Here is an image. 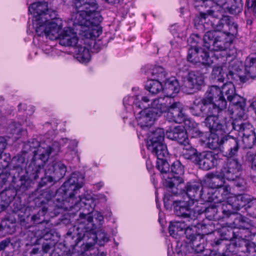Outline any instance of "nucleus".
<instances>
[{
  "label": "nucleus",
  "instance_id": "obj_53",
  "mask_svg": "<svg viewBox=\"0 0 256 256\" xmlns=\"http://www.w3.org/2000/svg\"><path fill=\"white\" fill-rule=\"evenodd\" d=\"M190 48H202L204 47V36L202 37L198 34H192L188 40Z\"/></svg>",
  "mask_w": 256,
  "mask_h": 256
},
{
  "label": "nucleus",
  "instance_id": "obj_26",
  "mask_svg": "<svg viewBox=\"0 0 256 256\" xmlns=\"http://www.w3.org/2000/svg\"><path fill=\"white\" fill-rule=\"evenodd\" d=\"M251 196L246 194H234L228 198V202L234 210H239L246 206Z\"/></svg>",
  "mask_w": 256,
  "mask_h": 256
},
{
  "label": "nucleus",
  "instance_id": "obj_14",
  "mask_svg": "<svg viewBox=\"0 0 256 256\" xmlns=\"http://www.w3.org/2000/svg\"><path fill=\"white\" fill-rule=\"evenodd\" d=\"M185 235L192 248V252H202L206 245L204 234L197 233L196 228L188 226L185 230Z\"/></svg>",
  "mask_w": 256,
  "mask_h": 256
},
{
  "label": "nucleus",
  "instance_id": "obj_25",
  "mask_svg": "<svg viewBox=\"0 0 256 256\" xmlns=\"http://www.w3.org/2000/svg\"><path fill=\"white\" fill-rule=\"evenodd\" d=\"M62 24L61 20L56 18V15L54 19H50L47 24L46 38L54 40L58 39L61 35Z\"/></svg>",
  "mask_w": 256,
  "mask_h": 256
},
{
  "label": "nucleus",
  "instance_id": "obj_48",
  "mask_svg": "<svg viewBox=\"0 0 256 256\" xmlns=\"http://www.w3.org/2000/svg\"><path fill=\"white\" fill-rule=\"evenodd\" d=\"M100 22L98 24L90 23V26H86L88 30H85L86 32V36L88 38L92 40L96 39L102 33V28L100 26Z\"/></svg>",
  "mask_w": 256,
  "mask_h": 256
},
{
  "label": "nucleus",
  "instance_id": "obj_29",
  "mask_svg": "<svg viewBox=\"0 0 256 256\" xmlns=\"http://www.w3.org/2000/svg\"><path fill=\"white\" fill-rule=\"evenodd\" d=\"M196 218L202 214H204L206 218L210 220H216L220 218L219 214L218 207L216 204H210L208 206H198Z\"/></svg>",
  "mask_w": 256,
  "mask_h": 256
},
{
  "label": "nucleus",
  "instance_id": "obj_55",
  "mask_svg": "<svg viewBox=\"0 0 256 256\" xmlns=\"http://www.w3.org/2000/svg\"><path fill=\"white\" fill-rule=\"evenodd\" d=\"M228 16H224L223 18L214 20L209 18L208 21L210 22V24L212 28L214 29L213 30L226 31V25L228 20Z\"/></svg>",
  "mask_w": 256,
  "mask_h": 256
},
{
  "label": "nucleus",
  "instance_id": "obj_63",
  "mask_svg": "<svg viewBox=\"0 0 256 256\" xmlns=\"http://www.w3.org/2000/svg\"><path fill=\"white\" fill-rule=\"evenodd\" d=\"M184 173V166L179 160L174 162L170 166L169 174L182 176Z\"/></svg>",
  "mask_w": 256,
  "mask_h": 256
},
{
  "label": "nucleus",
  "instance_id": "obj_52",
  "mask_svg": "<svg viewBox=\"0 0 256 256\" xmlns=\"http://www.w3.org/2000/svg\"><path fill=\"white\" fill-rule=\"evenodd\" d=\"M234 223L240 229L248 230L252 226L251 220L242 215L236 218Z\"/></svg>",
  "mask_w": 256,
  "mask_h": 256
},
{
  "label": "nucleus",
  "instance_id": "obj_5",
  "mask_svg": "<svg viewBox=\"0 0 256 256\" xmlns=\"http://www.w3.org/2000/svg\"><path fill=\"white\" fill-rule=\"evenodd\" d=\"M93 218L91 213L80 212L76 220L78 226L76 231L74 228L72 230L70 229L66 234V240L71 242L72 246H76L82 239H86L94 230Z\"/></svg>",
  "mask_w": 256,
  "mask_h": 256
},
{
  "label": "nucleus",
  "instance_id": "obj_40",
  "mask_svg": "<svg viewBox=\"0 0 256 256\" xmlns=\"http://www.w3.org/2000/svg\"><path fill=\"white\" fill-rule=\"evenodd\" d=\"M17 194H18V192L14 185L13 186H9L0 193V200L8 206Z\"/></svg>",
  "mask_w": 256,
  "mask_h": 256
},
{
  "label": "nucleus",
  "instance_id": "obj_56",
  "mask_svg": "<svg viewBox=\"0 0 256 256\" xmlns=\"http://www.w3.org/2000/svg\"><path fill=\"white\" fill-rule=\"evenodd\" d=\"M58 233L54 230L46 228L42 231V236L39 240L40 242H46L49 240L58 241Z\"/></svg>",
  "mask_w": 256,
  "mask_h": 256
},
{
  "label": "nucleus",
  "instance_id": "obj_12",
  "mask_svg": "<svg viewBox=\"0 0 256 256\" xmlns=\"http://www.w3.org/2000/svg\"><path fill=\"white\" fill-rule=\"evenodd\" d=\"M29 158L30 159L28 152L23 151L22 154H18L13 157L10 164V174L12 175L14 178H17L18 174H23L24 172L30 174L26 170V168L30 162Z\"/></svg>",
  "mask_w": 256,
  "mask_h": 256
},
{
  "label": "nucleus",
  "instance_id": "obj_21",
  "mask_svg": "<svg viewBox=\"0 0 256 256\" xmlns=\"http://www.w3.org/2000/svg\"><path fill=\"white\" fill-rule=\"evenodd\" d=\"M44 172V170L43 172H41L38 176ZM39 177L36 179H34L30 176V174H27L26 176L24 174H18V176L17 178L12 177V182L14 183V186L16 188L18 192V194L20 195L24 193L26 194V192L32 188L34 182L32 179L36 180Z\"/></svg>",
  "mask_w": 256,
  "mask_h": 256
},
{
  "label": "nucleus",
  "instance_id": "obj_31",
  "mask_svg": "<svg viewBox=\"0 0 256 256\" xmlns=\"http://www.w3.org/2000/svg\"><path fill=\"white\" fill-rule=\"evenodd\" d=\"M232 129L242 136L254 131L252 124L242 118H235L232 123Z\"/></svg>",
  "mask_w": 256,
  "mask_h": 256
},
{
  "label": "nucleus",
  "instance_id": "obj_27",
  "mask_svg": "<svg viewBox=\"0 0 256 256\" xmlns=\"http://www.w3.org/2000/svg\"><path fill=\"white\" fill-rule=\"evenodd\" d=\"M246 74L240 77L242 81L256 78V52L251 54L246 60Z\"/></svg>",
  "mask_w": 256,
  "mask_h": 256
},
{
  "label": "nucleus",
  "instance_id": "obj_30",
  "mask_svg": "<svg viewBox=\"0 0 256 256\" xmlns=\"http://www.w3.org/2000/svg\"><path fill=\"white\" fill-rule=\"evenodd\" d=\"M242 68V62L235 59L232 60L230 62L228 66V73L226 74L229 80H236L238 78H239L241 82L244 83L248 82V80L246 82H243L242 80L240 77L244 76L246 74V70L244 75L238 76V72L241 70ZM250 80H252L250 78Z\"/></svg>",
  "mask_w": 256,
  "mask_h": 256
},
{
  "label": "nucleus",
  "instance_id": "obj_10",
  "mask_svg": "<svg viewBox=\"0 0 256 256\" xmlns=\"http://www.w3.org/2000/svg\"><path fill=\"white\" fill-rule=\"evenodd\" d=\"M225 33L216 30H208L204 34V48L212 51L222 50L227 43Z\"/></svg>",
  "mask_w": 256,
  "mask_h": 256
},
{
  "label": "nucleus",
  "instance_id": "obj_3",
  "mask_svg": "<svg viewBox=\"0 0 256 256\" xmlns=\"http://www.w3.org/2000/svg\"><path fill=\"white\" fill-rule=\"evenodd\" d=\"M183 156L200 169L209 170L216 168L219 164L220 158L218 153L207 150L199 152L192 146L184 149Z\"/></svg>",
  "mask_w": 256,
  "mask_h": 256
},
{
  "label": "nucleus",
  "instance_id": "obj_36",
  "mask_svg": "<svg viewBox=\"0 0 256 256\" xmlns=\"http://www.w3.org/2000/svg\"><path fill=\"white\" fill-rule=\"evenodd\" d=\"M180 87L178 80L173 78L166 82L163 90H164L167 96L174 98L180 92Z\"/></svg>",
  "mask_w": 256,
  "mask_h": 256
},
{
  "label": "nucleus",
  "instance_id": "obj_4",
  "mask_svg": "<svg viewBox=\"0 0 256 256\" xmlns=\"http://www.w3.org/2000/svg\"><path fill=\"white\" fill-rule=\"evenodd\" d=\"M195 106L198 109L225 110L227 107V102L220 88L212 86L208 88L204 97L196 99L190 107Z\"/></svg>",
  "mask_w": 256,
  "mask_h": 256
},
{
  "label": "nucleus",
  "instance_id": "obj_45",
  "mask_svg": "<svg viewBox=\"0 0 256 256\" xmlns=\"http://www.w3.org/2000/svg\"><path fill=\"white\" fill-rule=\"evenodd\" d=\"M236 110H240V116L243 117L246 106L245 100L238 94H236L228 100Z\"/></svg>",
  "mask_w": 256,
  "mask_h": 256
},
{
  "label": "nucleus",
  "instance_id": "obj_15",
  "mask_svg": "<svg viewBox=\"0 0 256 256\" xmlns=\"http://www.w3.org/2000/svg\"><path fill=\"white\" fill-rule=\"evenodd\" d=\"M242 167L238 158H228L220 170V174L228 180H236Z\"/></svg>",
  "mask_w": 256,
  "mask_h": 256
},
{
  "label": "nucleus",
  "instance_id": "obj_32",
  "mask_svg": "<svg viewBox=\"0 0 256 256\" xmlns=\"http://www.w3.org/2000/svg\"><path fill=\"white\" fill-rule=\"evenodd\" d=\"M164 130L163 128H158L150 132L148 136L147 148L148 150H153L156 144L164 142Z\"/></svg>",
  "mask_w": 256,
  "mask_h": 256
},
{
  "label": "nucleus",
  "instance_id": "obj_1",
  "mask_svg": "<svg viewBox=\"0 0 256 256\" xmlns=\"http://www.w3.org/2000/svg\"><path fill=\"white\" fill-rule=\"evenodd\" d=\"M24 152H28L30 158L26 170L30 176L36 179L41 172H43L44 168L50 156H56L60 150L58 142H55L51 146L44 148L40 146V142L36 139H32L24 145Z\"/></svg>",
  "mask_w": 256,
  "mask_h": 256
},
{
  "label": "nucleus",
  "instance_id": "obj_62",
  "mask_svg": "<svg viewBox=\"0 0 256 256\" xmlns=\"http://www.w3.org/2000/svg\"><path fill=\"white\" fill-rule=\"evenodd\" d=\"M48 211V208L43 207L36 214L32 215L31 217L34 226L42 224L44 221V215Z\"/></svg>",
  "mask_w": 256,
  "mask_h": 256
},
{
  "label": "nucleus",
  "instance_id": "obj_58",
  "mask_svg": "<svg viewBox=\"0 0 256 256\" xmlns=\"http://www.w3.org/2000/svg\"><path fill=\"white\" fill-rule=\"evenodd\" d=\"M244 148H252L256 144V136L254 131L242 136Z\"/></svg>",
  "mask_w": 256,
  "mask_h": 256
},
{
  "label": "nucleus",
  "instance_id": "obj_59",
  "mask_svg": "<svg viewBox=\"0 0 256 256\" xmlns=\"http://www.w3.org/2000/svg\"><path fill=\"white\" fill-rule=\"evenodd\" d=\"M150 72L153 78V80L164 81L166 78V73L164 69L160 66H155Z\"/></svg>",
  "mask_w": 256,
  "mask_h": 256
},
{
  "label": "nucleus",
  "instance_id": "obj_51",
  "mask_svg": "<svg viewBox=\"0 0 256 256\" xmlns=\"http://www.w3.org/2000/svg\"><path fill=\"white\" fill-rule=\"evenodd\" d=\"M153 150H148L152 153L157 157L158 159H162L166 158L168 155V152L167 149L166 145L164 142L158 144L154 146Z\"/></svg>",
  "mask_w": 256,
  "mask_h": 256
},
{
  "label": "nucleus",
  "instance_id": "obj_42",
  "mask_svg": "<svg viewBox=\"0 0 256 256\" xmlns=\"http://www.w3.org/2000/svg\"><path fill=\"white\" fill-rule=\"evenodd\" d=\"M206 176L208 178V182L209 186L211 188L214 190V188H218L225 184L224 177L220 175H216L213 173H208L206 174Z\"/></svg>",
  "mask_w": 256,
  "mask_h": 256
},
{
  "label": "nucleus",
  "instance_id": "obj_8",
  "mask_svg": "<svg viewBox=\"0 0 256 256\" xmlns=\"http://www.w3.org/2000/svg\"><path fill=\"white\" fill-rule=\"evenodd\" d=\"M164 180V186L166 192L164 198V202L166 206L170 204V200H172V197L178 196L182 192V188L184 186V179L182 176L168 174L163 176Z\"/></svg>",
  "mask_w": 256,
  "mask_h": 256
},
{
  "label": "nucleus",
  "instance_id": "obj_57",
  "mask_svg": "<svg viewBox=\"0 0 256 256\" xmlns=\"http://www.w3.org/2000/svg\"><path fill=\"white\" fill-rule=\"evenodd\" d=\"M150 99L148 96H144L141 98L140 100H139L138 96H136V98L134 102L133 108L134 113L136 114L137 112V110H142L145 108H148L147 106H150L148 102Z\"/></svg>",
  "mask_w": 256,
  "mask_h": 256
},
{
  "label": "nucleus",
  "instance_id": "obj_64",
  "mask_svg": "<svg viewBox=\"0 0 256 256\" xmlns=\"http://www.w3.org/2000/svg\"><path fill=\"white\" fill-rule=\"evenodd\" d=\"M238 24L232 22L229 16L228 18V20L226 21V31H224V33L227 35L234 36L238 33Z\"/></svg>",
  "mask_w": 256,
  "mask_h": 256
},
{
  "label": "nucleus",
  "instance_id": "obj_37",
  "mask_svg": "<svg viewBox=\"0 0 256 256\" xmlns=\"http://www.w3.org/2000/svg\"><path fill=\"white\" fill-rule=\"evenodd\" d=\"M246 8L244 14L246 18V25L251 26L256 18V0H246Z\"/></svg>",
  "mask_w": 256,
  "mask_h": 256
},
{
  "label": "nucleus",
  "instance_id": "obj_49",
  "mask_svg": "<svg viewBox=\"0 0 256 256\" xmlns=\"http://www.w3.org/2000/svg\"><path fill=\"white\" fill-rule=\"evenodd\" d=\"M75 52L77 59L82 62H88L90 59V54L88 48L80 45L75 46Z\"/></svg>",
  "mask_w": 256,
  "mask_h": 256
},
{
  "label": "nucleus",
  "instance_id": "obj_6",
  "mask_svg": "<svg viewBox=\"0 0 256 256\" xmlns=\"http://www.w3.org/2000/svg\"><path fill=\"white\" fill-rule=\"evenodd\" d=\"M190 113L194 116L204 118V124L210 132H216L224 130V125L219 119V114L224 110L198 109V108L189 107Z\"/></svg>",
  "mask_w": 256,
  "mask_h": 256
},
{
  "label": "nucleus",
  "instance_id": "obj_61",
  "mask_svg": "<svg viewBox=\"0 0 256 256\" xmlns=\"http://www.w3.org/2000/svg\"><path fill=\"white\" fill-rule=\"evenodd\" d=\"M222 95L224 94L226 96L228 100H230L231 98L236 94L235 86L232 82L224 84L222 86Z\"/></svg>",
  "mask_w": 256,
  "mask_h": 256
},
{
  "label": "nucleus",
  "instance_id": "obj_33",
  "mask_svg": "<svg viewBox=\"0 0 256 256\" xmlns=\"http://www.w3.org/2000/svg\"><path fill=\"white\" fill-rule=\"evenodd\" d=\"M50 174H52L55 181H58L64 177L66 172V166L61 162H54L48 170Z\"/></svg>",
  "mask_w": 256,
  "mask_h": 256
},
{
  "label": "nucleus",
  "instance_id": "obj_60",
  "mask_svg": "<svg viewBox=\"0 0 256 256\" xmlns=\"http://www.w3.org/2000/svg\"><path fill=\"white\" fill-rule=\"evenodd\" d=\"M170 164L166 160V158L158 159L156 168L163 176H168L170 172Z\"/></svg>",
  "mask_w": 256,
  "mask_h": 256
},
{
  "label": "nucleus",
  "instance_id": "obj_19",
  "mask_svg": "<svg viewBox=\"0 0 256 256\" xmlns=\"http://www.w3.org/2000/svg\"><path fill=\"white\" fill-rule=\"evenodd\" d=\"M166 134L168 138L176 141L179 144L185 146L183 153L184 152V149L188 146H190L187 145L189 143V140L186 130L182 126H178L174 128H170L166 130Z\"/></svg>",
  "mask_w": 256,
  "mask_h": 256
},
{
  "label": "nucleus",
  "instance_id": "obj_34",
  "mask_svg": "<svg viewBox=\"0 0 256 256\" xmlns=\"http://www.w3.org/2000/svg\"><path fill=\"white\" fill-rule=\"evenodd\" d=\"M15 223L10 216L5 217L0 224V236L4 237L14 232Z\"/></svg>",
  "mask_w": 256,
  "mask_h": 256
},
{
  "label": "nucleus",
  "instance_id": "obj_35",
  "mask_svg": "<svg viewBox=\"0 0 256 256\" xmlns=\"http://www.w3.org/2000/svg\"><path fill=\"white\" fill-rule=\"evenodd\" d=\"M71 20L74 26H90V23H94V20H91V18H88L80 10H76V12L73 13L71 16Z\"/></svg>",
  "mask_w": 256,
  "mask_h": 256
},
{
  "label": "nucleus",
  "instance_id": "obj_7",
  "mask_svg": "<svg viewBox=\"0 0 256 256\" xmlns=\"http://www.w3.org/2000/svg\"><path fill=\"white\" fill-rule=\"evenodd\" d=\"M170 204L167 203L164 206H172L174 213L176 216L189 220L196 218L197 212L199 210L198 209V206L192 208L194 204L192 200L185 198L175 200L172 197V200H170Z\"/></svg>",
  "mask_w": 256,
  "mask_h": 256
},
{
  "label": "nucleus",
  "instance_id": "obj_18",
  "mask_svg": "<svg viewBox=\"0 0 256 256\" xmlns=\"http://www.w3.org/2000/svg\"><path fill=\"white\" fill-rule=\"evenodd\" d=\"M222 148L225 151L226 156L228 158H233L237 155L240 148V140L228 134L223 136L222 140Z\"/></svg>",
  "mask_w": 256,
  "mask_h": 256
},
{
  "label": "nucleus",
  "instance_id": "obj_23",
  "mask_svg": "<svg viewBox=\"0 0 256 256\" xmlns=\"http://www.w3.org/2000/svg\"><path fill=\"white\" fill-rule=\"evenodd\" d=\"M202 186V184L199 182H188L184 184L182 188V192L180 194H186L187 198H186L192 200L194 203L195 201L200 200Z\"/></svg>",
  "mask_w": 256,
  "mask_h": 256
},
{
  "label": "nucleus",
  "instance_id": "obj_28",
  "mask_svg": "<svg viewBox=\"0 0 256 256\" xmlns=\"http://www.w3.org/2000/svg\"><path fill=\"white\" fill-rule=\"evenodd\" d=\"M236 246L237 252L246 254L247 256H256V244L254 242L244 240H238Z\"/></svg>",
  "mask_w": 256,
  "mask_h": 256
},
{
  "label": "nucleus",
  "instance_id": "obj_20",
  "mask_svg": "<svg viewBox=\"0 0 256 256\" xmlns=\"http://www.w3.org/2000/svg\"><path fill=\"white\" fill-rule=\"evenodd\" d=\"M165 112L166 118L170 122L181 124L186 119V116L182 112V105L180 102H170Z\"/></svg>",
  "mask_w": 256,
  "mask_h": 256
},
{
  "label": "nucleus",
  "instance_id": "obj_47",
  "mask_svg": "<svg viewBox=\"0 0 256 256\" xmlns=\"http://www.w3.org/2000/svg\"><path fill=\"white\" fill-rule=\"evenodd\" d=\"M94 206V201L92 199H88L85 198H80V201L75 202L74 206L80 208L82 212L90 213Z\"/></svg>",
  "mask_w": 256,
  "mask_h": 256
},
{
  "label": "nucleus",
  "instance_id": "obj_38",
  "mask_svg": "<svg viewBox=\"0 0 256 256\" xmlns=\"http://www.w3.org/2000/svg\"><path fill=\"white\" fill-rule=\"evenodd\" d=\"M168 104L165 102V99L162 98H160L154 99L150 104L151 106L148 108L154 112L158 117L160 116L162 114L165 112L167 110Z\"/></svg>",
  "mask_w": 256,
  "mask_h": 256
},
{
  "label": "nucleus",
  "instance_id": "obj_41",
  "mask_svg": "<svg viewBox=\"0 0 256 256\" xmlns=\"http://www.w3.org/2000/svg\"><path fill=\"white\" fill-rule=\"evenodd\" d=\"M185 224L179 222H170L168 230L170 236L177 239L180 238L184 232L185 234Z\"/></svg>",
  "mask_w": 256,
  "mask_h": 256
},
{
  "label": "nucleus",
  "instance_id": "obj_46",
  "mask_svg": "<svg viewBox=\"0 0 256 256\" xmlns=\"http://www.w3.org/2000/svg\"><path fill=\"white\" fill-rule=\"evenodd\" d=\"M230 244H226L225 242L218 236L210 240V245L214 250L222 256V252H224L226 250L228 252L227 248Z\"/></svg>",
  "mask_w": 256,
  "mask_h": 256
},
{
  "label": "nucleus",
  "instance_id": "obj_13",
  "mask_svg": "<svg viewBox=\"0 0 256 256\" xmlns=\"http://www.w3.org/2000/svg\"><path fill=\"white\" fill-rule=\"evenodd\" d=\"M28 12L34 14V20L39 22L41 19L50 21V19H54L56 15L54 11L48 8V4L46 2H34L28 7Z\"/></svg>",
  "mask_w": 256,
  "mask_h": 256
},
{
  "label": "nucleus",
  "instance_id": "obj_43",
  "mask_svg": "<svg viewBox=\"0 0 256 256\" xmlns=\"http://www.w3.org/2000/svg\"><path fill=\"white\" fill-rule=\"evenodd\" d=\"M174 252L178 256H186L187 254L192 253V248L189 240L186 242H176V245L174 248Z\"/></svg>",
  "mask_w": 256,
  "mask_h": 256
},
{
  "label": "nucleus",
  "instance_id": "obj_17",
  "mask_svg": "<svg viewBox=\"0 0 256 256\" xmlns=\"http://www.w3.org/2000/svg\"><path fill=\"white\" fill-rule=\"evenodd\" d=\"M223 8L220 6H216L212 7L210 9L206 10L205 12H200L197 14L194 20L195 24H202L204 28H208V19L217 20L223 18Z\"/></svg>",
  "mask_w": 256,
  "mask_h": 256
},
{
  "label": "nucleus",
  "instance_id": "obj_11",
  "mask_svg": "<svg viewBox=\"0 0 256 256\" xmlns=\"http://www.w3.org/2000/svg\"><path fill=\"white\" fill-rule=\"evenodd\" d=\"M74 8L91 18L94 24L100 22L103 19L98 10V4L96 0H76Z\"/></svg>",
  "mask_w": 256,
  "mask_h": 256
},
{
  "label": "nucleus",
  "instance_id": "obj_24",
  "mask_svg": "<svg viewBox=\"0 0 256 256\" xmlns=\"http://www.w3.org/2000/svg\"><path fill=\"white\" fill-rule=\"evenodd\" d=\"M58 40L59 44L65 46H74L78 42L76 32L70 27L64 28Z\"/></svg>",
  "mask_w": 256,
  "mask_h": 256
},
{
  "label": "nucleus",
  "instance_id": "obj_44",
  "mask_svg": "<svg viewBox=\"0 0 256 256\" xmlns=\"http://www.w3.org/2000/svg\"><path fill=\"white\" fill-rule=\"evenodd\" d=\"M222 140H223V136L219 137L216 132H210L207 139L206 146L211 150H216L218 148H222Z\"/></svg>",
  "mask_w": 256,
  "mask_h": 256
},
{
  "label": "nucleus",
  "instance_id": "obj_16",
  "mask_svg": "<svg viewBox=\"0 0 256 256\" xmlns=\"http://www.w3.org/2000/svg\"><path fill=\"white\" fill-rule=\"evenodd\" d=\"M186 59L192 64H201L206 66H210L213 63L209 52L202 48H189Z\"/></svg>",
  "mask_w": 256,
  "mask_h": 256
},
{
  "label": "nucleus",
  "instance_id": "obj_9",
  "mask_svg": "<svg viewBox=\"0 0 256 256\" xmlns=\"http://www.w3.org/2000/svg\"><path fill=\"white\" fill-rule=\"evenodd\" d=\"M204 76L198 71H190L182 78L181 88L188 94L200 91L205 86Z\"/></svg>",
  "mask_w": 256,
  "mask_h": 256
},
{
  "label": "nucleus",
  "instance_id": "obj_39",
  "mask_svg": "<svg viewBox=\"0 0 256 256\" xmlns=\"http://www.w3.org/2000/svg\"><path fill=\"white\" fill-rule=\"evenodd\" d=\"M218 236L223 240L230 241L229 244L234 242H238L236 240L238 234H236L232 228H222L218 229L216 231Z\"/></svg>",
  "mask_w": 256,
  "mask_h": 256
},
{
  "label": "nucleus",
  "instance_id": "obj_22",
  "mask_svg": "<svg viewBox=\"0 0 256 256\" xmlns=\"http://www.w3.org/2000/svg\"><path fill=\"white\" fill-rule=\"evenodd\" d=\"M154 111L148 108L142 110H137L135 114L138 125L142 128L150 127L158 117Z\"/></svg>",
  "mask_w": 256,
  "mask_h": 256
},
{
  "label": "nucleus",
  "instance_id": "obj_50",
  "mask_svg": "<svg viewBox=\"0 0 256 256\" xmlns=\"http://www.w3.org/2000/svg\"><path fill=\"white\" fill-rule=\"evenodd\" d=\"M145 88L152 94L155 95L163 90L164 88L160 81L152 79L147 81Z\"/></svg>",
  "mask_w": 256,
  "mask_h": 256
},
{
  "label": "nucleus",
  "instance_id": "obj_54",
  "mask_svg": "<svg viewBox=\"0 0 256 256\" xmlns=\"http://www.w3.org/2000/svg\"><path fill=\"white\" fill-rule=\"evenodd\" d=\"M33 24L36 26V32L38 36H45L46 38L47 24L49 21H45L44 19H41L39 22L36 20H33Z\"/></svg>",
  "mask_w": 256,
  "mask_h": 256
},
{
  "label": "nucleus",
  "instance_id": "obj_2",
  "mask_svg": "<svg viewBox=\"0 0 256 256\" xmlns=\"http://www.w3.org/2000/svg\"><path fill=\"white\" fill-rule=\"evenodd\" d=\"M84 177L80 174L73 173L70 178L56 192L46 190L42 196L46 200L54 198V202L58 208H64L65 202L73 200L79 189L83 186Z\"/></svg>",
  "mask_w": 256,
  "mask_h": 256
}]
</instances>
